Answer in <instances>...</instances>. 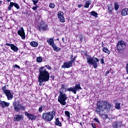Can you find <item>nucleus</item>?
<instances>
[{"label": "nucleus", "mask_w": 128, "mask_h": 128, "mask_svg": "<svg viewBox=\"0 0 128 128\" xmlns=\"http://www.w3.org/2000/svg\"><path fill=\"white\" fill-rule=\"evenodd\" d=\"M62 41L63 42H64V38H62Z\"/></svg>", "instance_id": "49"}, {"label": "nucleus", "mask_w": 128, "mask_h": 128, "mask_svg": "<svg viewBox=\"0 0 128 128\" xmlns=\"http://www.w3.org/2000/svg\"><path fill=\"white\" fill-rule=\"evenodd\" d=\"M82 90V87H80V84H76L75 87L70 88L68 89V92H72L74 94H76V90Z\"/></svg>", "instance_id": "9"}, {"label": "nucleus", "mask_w": 128, "mask_h": 128, "mask_svg": "<svg viewBox=\"0 0 128 128\" xmlns=\"http://www.w3.org/2000/svg\"><path fill=\"white\" fill-rule=\"evenodd\" d=\"M49 6L50 8H54L55 6H54V3H50V4H49Z\"/></svg>", "instance_id": "34"}, {"label": "nucleus", "mask_w": 128, "mask_h": 128, "mask_svg": "<svg viewBox=\"0 0 128 128\" xmlns=\"http://www.w3.org/2000/svg\"><path fill=\"white\" fill-rule=\"evenodd\" d=\"M108 13L112 14V10H114V8H112V6H108Z\"/></svg>", "instance_id": "26"}, {"label": "nucleus", "mask_w": 128, "mask_h": 128, "mask_svg": "<svg viewBox=\"0 0 128 128\" xmlns=\"http://www.w3.org/2000/svg\"><path fill=\"white\" fill-rule=\"evenodd\" d=\"M47 42H48V44H50V46H52L54 44V39L52 38L48 39Z\"/></svg>", "instance_id": "20"}, {"label": "nucleus", "mask_w": 128, "mask_h": 128, "mask_svg": "<svg viewBox=\"0 0 128 128\" xmlns=\"http://www.w3.org/2000/svg\"><path fill=\"white\" fill-rule=\"evenodd\" d=\"M75 60H76V58H74V59H72L70 60H73V61H72V63H73L74 62Z\"/></svg>", "instance_id": "50"}, {"label": "nucleus", "mask_w": 128, "mask_h": 128, "mask_svg": "<svg viewBox=\"0 0 128 128\" xmlns=\"http://www.w3.org/2000/svg\"><path fill=\"white\" fill-rule=\"evenodd\" d=\"M14 6L16 8L17 10H20V6L18 5V3H14Z\"/></svg>", "instance_id": "33"}, {"label": "nucleus", "mask_w": 128, "mask_h": 128, "mask_svg": "<svg viewBox=\"0 0 128 128\" xmlns=\"http://www.w3.org/2000/svg\"><path fill=\"white\" fill-rule=\"evenodd\" d=\"M58 18H59L61 22H64L66 20H64V12H58Z\"/></svg>", "instance_id": "14"}, {"label": "nucleus", "mask_w": 128, "mask_h": 128, "mask_svg": "<svg viewBox=\"0 0 128 128\" xmlns=\"http://www.w3.org/2000/svg\"><path fill=\"white\" fill-rule=\"evenodd\" d=\"M78 6L80 8H82V6L80 4H79Z\"/></svg>", "instance_id": "45"}, {"label": "nucleus", "mask_w": 128, "mask_h": 128, "mask_svg": "<svg viewBox=\"0 0 128 128\" xmlns=\"http://www.w3.org/2000/svg\"><path fill=\"white\" fill-rule=\"evenodd\" d=\"M90 4H92L90 3V1H88V0L86 1V4L84 6L86 8H88L90 7Z\"/></svg>", "instance_id": "24"}, {"label": "nucleus", "mask_w": 128, "mask_h": 128, "mask_svg": "<svg viewBox=\"0 0 128 128\" xmlns=\"http://www.w3.org/2000/svg\"><path fill=\"white\" fill-rule=\"evenodd\" d=\"M14 6V3L13 2H10L9 6H10L12 8Z\"/></svg>", "instance_id": "37"}, {"label": "nucleus", "mask_w": 128, "mask_h": 128, "mask_svg": "<svg viewBox=\"0 0 128 128\" xmlns=\"http://www.w3.org/2000/svg\"><path fill=\"white\" fill-rule=\"evenodd\" d=\"M72 60H70L69 62H65L64 64L62 66V68H70L72 66Z\"/></svg>", "instance_id": "11"}, {"label": "nucleus", "mask_w": 128, "mask_h": 128, "mask_svg": "<svg viewBox=\"0 0 128 128\" xmlns=\"http://www.w3.org/2000/svg\"><path fill=\"white\" fill-rule=\"evenodd\" d=\"M57 40H58V39H57Z\"/></svg>", "instance_id": "57"}, {"label": "nucleus", "mask_w": 128, "mask_h": 128, "mask_svg": "<svg viewBox=\"0 0 128 128\" xmlns=\"http://www.w3.org/2000/svg\"><path fill=\"white\" fill-rule=\"evenodd\" d=\"M66 90H68L66 86H64V84H62L59 94H64V92H66Z\"/></svg>", "instance_id": "17"}, {"label": "nucleus", "mask_w": 128, "mask_h": 128, "mask_svg": "<svg viewBox=\"0 0 128 128\" xmlns=\"http://www.w3.org/2000/svg\"><path fill=\"white\" fill-rule=\"evenodd\" d=\"M33 10H38V8L35 6V7H33L32 8Z\"/></svg>", "instance_id": "43"}, {"label": "nucleus", "mask_w": 128, "mask_h": 128, "mask_svg": "<svg viewBox=\"0 0 128 128\" xmlns=\"http://www.w3.org/2000/svg\"><path fill=\"white\" fill-rule=\"evenodd\" d=\"M112 104L108 101L100 100L97 102L96 112L97 114H102L104 112H110Z\"/></svg>", "instance_id": "2"}, {"label": "nucleus", "mask_w": 128, "mask_h": 128, "mask_svg": "<svg viewBox=\"0 0 128 128\" xmlns=\"http://www.w3.org/2000/svg\"><path fill=\"white\" fill-rule=\"evenodd\" d=\"M52 48H53V50L54 52H58V50H60L61 48L58 47L56 44H54L52 46Z\"/></svg>", "instance_id": "22"}, {"label": "nucleus", "mask_w": 128, "mask_h": 128, "mask_svg": "<svg viewBox=\"0 0 128 128\" xmlns=\"http://www.w3.org/2000/svg\"><path fill=\"white\" fill-rule=\"evenodd\" d=\"M2 2L0 0V6H2Z\"/></svg>", "instance_id": "51"}, {"label": "nucleus", "mask_w": 128, "mask_h": 128, "mask_svg": "<svg viewBox=\"0 0 128 128\" xmlns=\"http://www.w3.org/2000/svg\"><path fill=\"white\" fill-rule=\"evenodd\" d=\"M30 44L32 46H33L34 48H36V46H38V44L34 41L30 42Z\"/></svg>", "instance_id": "23"}, {"label": "nucleus", "mask_w": 128, "mask_h": 128, "mask_svg": "<svg viewBox=\"0 0 128 128\" xmlns=\"http://www.w3.org/2000/svg\"><path fill=\"white\" fill-rule=\"evenodd\" d=\"M8 10H12V7H10V6H8Z\"/></svg>", "instance_id": "47"}, {"label": "nucleus", "mask_w": 128, "mask_h": 128, "mask_svg": "<svg viewBox=\"0 0 128 128\" xmlns=\"http://www.w3.org/2000/svg\"><path fill=\"white\" fill-rule=\"evenodd\" d=\"M118 124H120L119 122H115L113 124V126L114 128H118Z\"/></svg>", "instance_id": "32"}, {"label": "nucleus", "mask_w": 128, "mask_h": 128, "mask_svg": "<svg viewBox=\"0 0 128 128\" xmlns=\"http://www.w3.org/2000/svg\"><path fill=\"white\" fill-rule=\"evenodd\" d=\"M37 62H42V56H39L36 58Z\"/></svg>", "instance_id": "29"}, {"label": "nucleus", "mask_w": 128, "mask_h": 128, "mask_svg": "<svg viewBox=\"0 0 128 128\" xmlns=\"http://www.w3.org/2000/svg\"><path fill=\"white\" fill-rule=\"evenodd\" d=\"M126 70L127 74H128V63L126 64Z\"/></svg>", "instance_id": "44"}, {"label": "nucleus", "mask_w": 128, "mask_h": 128, "mask_svg": "<svg viewBox=\"0 0 128 128\" xmlns=\"http://www.w3.org/2000/svg\"><path fill=\"white\" fill-rule=\"evenodd\" d=\"M13 106L16 112H20V110H24L26 108L22 106L20 102H14L13 103Z\"/></svg>", "instance_id": "7"}, {"label": "nucleus", "mask_w": 128, "mask_h": 128, "mask_svg": "<svg viewBox=\"0 0 128 128\" xmlns=\"http://www.w3.org/2000/svg\"><path fill=\"white\" fill-rule=\"evenodd\" d=\"M102 52H106V54H110V51L108 49V48H103Z\"/></svg>", "instance_id": "30"}, {"label": "nucleus", "mask_w": 128, "mask_h": 128, "mask_svg": "<svg viewBox=\"0 0 128 128\" xmlns=\"http://www.w3.org/2000/svg\"><path fill=\"white\" fill-rule=\"evenodd\" d=\"M6 1H7L8 2H10V0H6Z\"/></svg>", "instance_id": "52"}, {"label": "nucleus", "mask_w": 128, "mask_h": 128, "mask_svg": "<svg viewBox=\"0 0 128 128\" xmlns=\"http://www.w3.org/2000/svg\"><path fill=\"white\" fill-rule=\"evenodd\" d=\"M0 104L1 106L4 108H6V106H10V102H6V101H0Z\"/></svg>", "instance_id": "16"}, {"label": "nucleus", "mask_w": 128, "mask_h": 128, "mask_svg": "<svg viewBox=\"0 0 128 128\" xmlns=\"http://www.w3.org/2000/svg\"><path fill=\"white\" fill-rule=\"evenodd\" d=\"M64 114L68 118V120L70 118V112L68 111H65Z\"/></svg>", "instance_id": "31"}, {"label": "nucleus", "mask_w": 128, "mask_h": 128, "mask_svg": "<svg viewBox=\"0 0 128 128\" xmlns=\"http://www.w3.org/2000/svg\"><path fill=\"white\" fill-rule=\"evenodd\" d=\"M115 108L116 110H120V103H116L115 105Z\"/></svg>", "instance_id": "28"}, {"label": "nucleus", "mask_w": 128, "mask_h": 128, "mask_svg": "<svg viewBox=\"0 0 128 128\" xmlns=\"http://www.w3.org/2000/svg\"><path fill=\"white\" fill-rule=\"evenodd\" d=\"M92 126L93 128H96V124H94V123H92Z\"/></svg>", "instance_id": "42"}, {"label": "nucleus", "mask_w": 128, "mask_h": 128, "mask_svg": "<svg viewBox=\"0 0 128 128\" xmlns=\"http://www.w3.org/2000/svg\"><path fill=\"white\" fill-rule=\"evenodd\" d=\"M86 60L88 64L93 66L94 68H98V62H99L98 58L94 57L92 58L90 56H89L87 58Z\"/></svg>", "instance_id": "4"}, {"label": "nucleus", "mask_w": 128, "mask_h": 128, "mask_svg": "<svg viewBox=\"0 0 128 128\" xmlns=\"http://www.w3.org/2000/svg\"><path fill=\"white\" fill-rule=\"evenodd\" d=\"M121 14L123 16H128V8H123L122 10Z\"/></svg>", "instance_id": "19"}, {"label": "nucleus", "mask_w": 128, "mask_h": 128, "mask_svg": "<svg viewBox=\"0 0 128 128\" xmlns=\"http://www.w3.org/2000/svg\"><path fill=\"white\" fill-rule=\"evenodd\" d=\"M2 90L6 96L8 100H12L14 98V95L11 90L6 89V86L2 87Z\"/></svg>", "instance_id": "6"}, {"label": "nucleus", "mask_w": 128, "mask_h": 128, "mask_svg": "<svg viewBox=\"0 0 128 128\" xmlns=\"http://www.w3.org/2000/svg\"><path fill=\"white\" fill-rule=\"evenodd\" d=\"M6 46H10L11 50H13V52H16L18 50V46H16L14 44H10L8 43H6Z\"/></svg>", "instance_id": "15"}, {"label": "nucleus", "mask_w": 128, "mask_h": 128, "mask_svg": "<svg viewBox=\"0 0 128 128\" xmlns=\"http://www.w3.org/2000/svg\"><path fill=\"white\" fill-rule=\"evenodd\" d=\"M104 44V42H102V46H104V44Z\"/></svg>", "instance_id": "55"}, {"label": "nucleus", "mask_w": 128, "mask_h": 128, "mask_svg": "<svg viewBox=\"0 0 128 128\" xmlns=\"http://www.w3.org/2000/svg\"><path fill=\"white\" fill-rule=\"evenodd\" d=\"M38 28L40 32H42V30H48V25L44 22H41L40 24L38 26Z\"/></svg>", "instance_id": "10"}, {"label": "nucleus", "mask_w": 128, "mask_h": 128, "mask_svg": "<svg viewBox=\"0 0 128 128\" xmlns=\"http://www.w3.org/2000/svg\"><path fill=\"white\" fill-rule=\"evenodd\" d=\"M91 16H94L95 18H98V14L96 13L95 11H92L90 12Z\"/></svg>", "instance_id": "25"}, {"label": "nucleus", "mask_w": 128, "mask_h": 128, "mask_svg": "<svg viewBox=\"0 0 128 128\" xmlns=\"http://www.w3.org/2000/svg\"><path fill=\"white\" fill-rule=\"evenodd\" d=\"M38 112H42V106H40L39 108Z\"/></svg>", "instance_id": "39"}, {"label": "nucleus", "mask_w": 128, "mask_h": 128, "mask_svg": "<svg viewBox=\"0 0 128 128\" xmlns=\"http://www.w3.org/2000/svg\"><path fill=\"white\" fill-rule=\"evenodd\" d=\"M50 78H54V75H51Z\"/></svg>", "instance_id": "48"}, {"label": "nucleus", "mask_w": 128, "mask_h": 128, "mask_svg": "<svg viewBox=\"0 0 128 128\" xmlns=\"http://www.w3.org/2000/svg\"><path fill=\"white\" fill-rule=\"evenodd\" d=\"M108 114H104L102 116L103 118H104V120H106V118H108Z\"/></svg>", "instance_id": "40"}, {"label": "nucleus", "mask_w": 128, "mask_h": 128, "mask_svg": "<svg viewBox=\"0 0 128 128\" xmlns=\"http://www.w3.org/2000/svg\"><path fill=\"white\" fill-rule=\"evenodd\" d=\"M100 62L101 64H104V59H101Z\"/></svg>", "instance_id": "46"}, {"label": "nucleus", "mask_w": 128, "mask_h": 128, "mask_svg": "<svg viewBox=\"0 0 128 128\" xmlns=\"http://www.w3.org/2000/svg\"><path fill=\"white\" fill-rule=\"evenodd\" d=\"M79 38H80V42H83L84 41V36H82V35H79Z\"/></svg>", "instance_id": "35"}, {"label": "nucleus", "mask_w": 128, "mask_h": 128, "mask_svg": "<svg viewBox=\"0 0 128 128\" xmlns=\"http://www.w3.org/2000/svg\"><path fill=\"white\" fill-rule=\"evenodd\" d=\"M55 124L56 126H62V122H60L58 118H55Z\"/></svg>", "instance_id": "21"}, {"label": "nucleus", "mask_w": 128, "mask_h": 128, "mask_svg": "<svg viewBox=\"0 0 128 128\" xmlns=\"http://www.w3.org/2000/svg\"><path fill=\"white\" fill-rule=\"evenodd\" d=\"M32 2H34L33 4L34 6H36V4L38 2V0H32Z\"/></svg>", "instance_id": "36"}, {"label": "nucleus", "mask_w": 128, "mask_h": 128, "mask_svg": "<svg viewBox=\"0 0 128 128\" xmlns=\"http://www.w3.org/2000/svg\"><path fill=\"white\" fill-rule=\"evenodd\" d=\"M106 74H108V72H107V73Z\"/></svg>", "instance_id": "56"}, {"label": "nucleus", "mask_w": 128, "mask_h": 128, "mask_svg": "<svg viewBox=\"0 0 128 128\" xmlns=\"http://www.w3.org/2000/svg\"><path fill=\"white\" fill-rule=\"evenodd\" d=\"M18 34L21 36L22 40H26V34L24 33V30L23 28H21V29L18 31Z\"/></svg>", "instance_id": "12"}, {"label": "nucleus", "mask_w": 128, "mask_h": 128, "mask_svg": "<svg viewBox=\"0 0 128 128\" xmlns=\"http://www.w3.org/2000/svg\"><path fill=\"white\" fill-rule=\"evenodd\" d=\"M22 118H24V116L22 115H16L14 118V120H16V122H20V120H22Z\"/></svg>", "instance_id": "18"}, {"label": "nucleus", "mask_w": 128, "mask_h": 128, "mask_svg": "<svg viewBox=\"0 0 128 128\" xmlns=\"http://www.w3.org/2000/svg\"><path fill=\"white\" fill-rule=\"evenodd\" d=\"M44 68H47L48 70H52V67L49 65H46L44 67H41L39 68L38 82L40 86H42L44 82H48L50 80V73L46 71Z\"/></svg>", "instance_id": "1"}, {"label": "nucleus", "mask_w": 128, "mask_h": 128, "mask_svg": "<svg viewBox=\"0 0 128 128\" xmlns=\"http://www.w3.org/2000/svg\"><path fill=\"white\" fill-rule=\"evenodd\" d=\"M59 96H58V102L62 106H66V100H68V96L64 93H59Z\"/></svg>", "instance_id": "5"}, {"label": "nucleus", "mask_w": 128, "mask_h": 128, "mask_svg": "<svg viewBox=\"0 0 128 128\" xmlns=\"http://www.w3.org/2000/svg\"><path fill=\"white\" fill-rule=\"evenodd\" d=\"M14 68H20V67L17 64H15L14 66Z\"/></svg>", "instance_id": "41"}, {"label": "nucleus", "mask_w": 128, "mask_h": 128, "mask_svg": "<svg viewBox=\"0 0 128 128\" xmlns=\"http://www.w3.org/2000/svg\"><path fill=\"white\" fill-rule=\"evenodd\" d=\"M114 10H118L120 6H118V4L115 2L114 4Z\"/></svg>", "instance_id": "27"}, {"label": "nucleus", "mask_w": 128, "mask_h": 128, "mask_svg": "<svg viewBox=\"0 0 128 128\" xmlns=\"http://www.w3.org/2000/svg\"><path fill=\"white\" fill-rule=\"evenodd\" d=\"M94 121L95 122H98V124H100V121L98 120V118H94Z\"/></svg>", "instance_id": "38"}, {"label": "nucleus", "mask_w": 128, "mask_h": 128, "mask_svg": "<svg viewBox=\"0 0 128 128\" xmlns=\"http://www.w3.org/2000/svg\"><path fill=\"white\" fill-rule=\"evenodd\" d=\"M126 42L124 41H119L117 44V50L119 52L124 50L126 48Z\"/></svg>", "instance_id": "8"}, {"label": "nucleus", "mask_w": 128, "mask_h": 128, "mask_svg": "<svg viewBox=\"0 0 128 128\" xmlns=\"http://www.w3.org/2000/svg\"><path fill=\"white\" fill-rule=\"evenodd\" d=\"M2 100H0V102H1Z\"/></svg>", "instance_id": "58"}, {"label": "nucleus", "mask_w": 128, "mask_h": 128, "mask_svg": "<svg viewBox=\"0 0 128 128\" xmlns=\"http://www.w3.org/2000/svg\"><path fill=\"white\" fill-rule=\"evenodd\" d=\"M56 116V110H54L51 112H47L42 114V118L45 122H50Z\"/></svg>", "instance_id": "3"}, {"label": "nucleus", "mask_w": 128, "mask_h": 128, "mask_svg": "<svg viewBox=\"0 0 128 128\" xmlns=\"http://www.w3.org/2000/svg\"><path fill=\"white\" fill-rule=\"evenodd\" d=\"M73 56H73L72 55L71 56V58H73Z\"/></svg>", "instance_id": "54"}, {"label": "nucleus", "mask_w": 128, "mask_h": 128, "mask_svg": "<svg viewBox=\"0 0 128 128\" xmlns=\"http://www.w3.org/2000/svg\"><path fill=\"white\" fill-rule=\"evenodd\" d=\"M25 116L28 117V120H36V116L28 113V112H25Z\"/></svg>", "instance_id": "13"}, {"label": "nucleus", "mask_w": 128, "mask_h": 128, "mask_svg": "<svg viewBox=\"0 0 128 128\" xmlns=\"http://www.w3.org/2000/svg\"><path fill=\"white\" fill-rule=\"evenodd\" d=\"M76 56H75L74 57V58H76Z\"/></svg>", "instance_id": "53"}]
</instances>
